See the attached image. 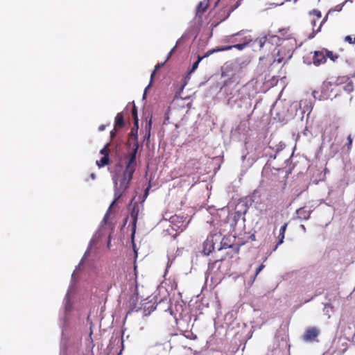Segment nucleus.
<instances>
[{
	"instance_id": "nucleus-5",
	"label": "nucleus",
	"mask_w": 355,
	"mask_h": 355,
	"mask_svg": "<svg viewBox=\"0 0 355 355\" xmlns=\"http://www.w3.org/2000/svg\"><path fill=\"white\" fill-rule=\"evenodd\" d=\"M320 331L315 327L308 328L302 336L303 340L306 342H313L318 336Z\"/></svg>"
},
{
	"instance_id": "nucleus-34",
	"label": "nucleus",
	"mask_w": 355,
	"mask_h": 355,
	"mask_svg": "<svg viewBox=\"0 0 355 355\" xmlns=\"http://www.w3.org/2000/svg\"><path fill=\"white\" fill-rule=\"evenodd\" d=\"M304 209H300L299 210H297V213L298 214L301 215L302 212H304Z\"/></svg>"
},
{
	"instance_id": "nucleus-14",
	"label": "nucleus",
	"mask_w": 355,
	"mask_h": 355,
	"mask_svg": "<svg viewBox=\"0 0 355 355\" xmlns=\"http://www.w3.org/2000/svg\"><path fill=\"white\" fill-rule=\"evenodd\" d=\"M350 77L348 76H338L335 80L334 84L336 85H345L348 80H350Z\"/></svg>"
},
{
	"instance_id": "nucleus-8",
	"label": "nucleus",
	"mask_w": 355,
	"mask_h": 355,
	"mask_svg": "<svg viewBox=\"0 0 355 355\" xmlns=\"http://www.w3.org/2000/svg\"><path fill=\"white\" fill-rule=\"evenodd\" d=\"M217 244L218 245V250H220L222 249H226V248H232L236 254H238L239 252L240 246L238 245L228 244L226 242V239L225 238L221 237L220 241H219V243Z\"/></svg>"
},
{
	"instance_id": "nucleus-18",
	"label": "nucleus",
	"mask_w": 355,
	"mask_h": 355,
	"mask_svg": "<svg viewBox=\"0 0 355 355\" xmlns=\"http://www.w3.org/2000/svg\"><path fill=\"white\" fill-rule=\"evenodd\" d=\"M110 163L109 157L103 156L100 160L96 161V164L99 167H103Z\"/></svg>"
},
{
	"instance_id": "nucleus-10",
	"label": "nucleus",
	"mask_w": 355,
	"mask_h": 355,
	"mask_svg": "<svg viewBox=\"0 0 355 355\" xmlns=\"http://www.w3.org/2000/svg\"><path fill=\"white\" fill-rule=\"evenodd\" d=\"M230 1L231 0H218V3L220 5L226 6L225 8L228 15L239 6V3L241 1V0H238L234 5H227V3Z\"/></svg>"
},
{
	"instance_id": "nucleus-16",
	"label": "nucleus",
	"mask_w": 355,
	"mask_h": 355,
	"mask_svg": "<svg viewBox=\"0 0 355 355\" xmlns=\"http://www.w3.org/2000/svg\"><path fill=\"white\" fill-rule=\"evenodd\" d=\"M204 58L203 56H198V60L193 64L191 69L188 71L187 78H189V76L198 67L200 62Z\"/></svg>"
},
{
	"instance_id": "nucleus-2",
	"label": "nucleus",
	"mask_w": 355,
	"mask_h": 355,
	"mask_svg": "<svg viewBox=\"0 0 355 355\" xmlns=\"http://www.w3.org/2000/svg\"><path fill=\"white\" fill-rule=\"evenodd\" d=\"M221 234H210L203 243L202 253L205 255H209L215 249V245L220 241Z\"/></svg>"
},
{
	"instance_id": "nucleus-36",
	"label": "nucleus",
	"mask_w": 355,
	"mask_h": 355,
	"mask_svg": "<svg viewBox=\"0 0 355 355\" xmlns=\"http://www.w3.org/2000/svg\"><path fill=\"white\" fill-rule=\"evenodd\" d=\"M150 126H151V120H150L148 122V130H150Z\"/></svg>"
},
{
	"instance_id": "nucleus-31",
	"label": "nucleus",
	"mask_w": 355,
	"mask_h": 355,
	"mask_svg": "<svg viewBox=\"0 0 355 355\" xmlns=\"http://www.w3.org/2000/svg\"><path fill=\"white\" fill-rule=\"evenodd\" d=\"M179 43V41L177 42L176 43V45L171 50V51L169 52L168 55V58H169L170 56H171L172 53H173V51H175V49L176 48L177 45Z\"/></svg>"
},
{
	"instance_id": "nucleus-13",
	"label": "nucleus",
	"mask_w": 355,
	"mask_h": 355,
	"mask_svg": "<svg viewBox=\"0 0 355 355\" xmlns=\"http://www.w3.org/2000/svg\"><path fill=\"white\" fill-rule=\"evenodd\" d=\"M124 118L122 112L118 113L115 117L114 126L115 128H121L124 126Z\"/></svg>"
},
{
	"instance_id": "nucleus-19",
	"label": "nucleus",
	"mask_w": 355,
	"mask_h": 355,
	"mask_svg": "<svg viewBox=\"0 0 355 355\" xmlns=\"http://www.w3.org/2000/svg\"><path fill=\"white\" fill-rule=\"evenodd\" d=\"M348 1V0H346L345 1H344L343 3H340V4H338L336 5L334 8H331L329 11H328V14H331L333 12H340L342 10L344 5Z\"/></svg>"
},
{
	"instance_id": "nucleus-40",
	"label": "nucleus",
	"mask_w": 355,
	"mask_h": 355,
	"mask_svg": "<svg viewBox=\"0 0 355 355\" xmlns=\"http://www.w3.org/2000/svg\"><path fill=\"white\" fill-rule=\"evenodd\" d=\"M223 76H227V74H226V71H223Z\"/></svg>"
},
{
	"instance_id": "nucleus-41",
	"label": "nucleus",
	"mask_w": 355,
	"mask_h": 355,
	"mask_svg": "<svg viewBox=\"0 0 355 355\" xmlns=\"http://www.w3.org/2000/svg\"><path fill=\"white\" fill-rule=\"evenodd\" d=\"M280 51H281V49H279L277 50V54H279Z\"/></svg>"
},
{
	"instance_id": "nucleus-32",
	"label": "nucleus",
	"mask_w": 355,
	"mask_h": 355,
	"mask_svg": "<svg viewBox=\"0 0 355 355\" xmlns=\"http://www.w3.org/2000/svg\"><path fill=\"white\" fill-rule=\"evenodd\" d=\"M116 128H114V130H112L111 132H110V137L111 138H114L116 135Z\"/></svg>"
},
{
	"instance_id": "nucleus-27",
	"label": "nucleus",
	"mask_w": 355,
	"mask_h": 355,
	"mask_svg": "<svg viewBox=\"0 0 355 355\" xmlns=\"http://www.w3.org/2000/svg\"><path fill=\"white\" fill-rule=\"evenodd\" d=\"M318 21V20H317V19H313L311 21V24H312V26H313V29H315V26H316V21ZM315 34H316V33H314L313 32V33H312V34L309 36V38H313V37L315 36Z\"/></svg>"
},
{
	"instance_id": "nucleus-43",
	"label": "nucleus",
	"mask_w": 355,
	"mask_h": 355,
	"mask_svg": "<svg viewBox=\"0 0 355 355\" xmlns=\"http://www.w3.org/2000/svg\"><path fill=\"white\" fill-rule=\"evenodd\" d=\"M91 176H92V178H94V174H92Z\"/></svg>"
},
{
	"instance_id": "nucleus-35",
	"label": "nucleus",
	"mask_w": 355,
	"mask_h": 355,
	"mask_svg": "<svg viewBox=\"0 0 355 355\" xmlns=\"http://www.w3.org/2000/svg\"><path fill=\"white\" fill-rule=\"evenodd\" d=\"M282 60H283V58H277V62L280 63L282 61Z\"/></svg>"
},
{
	"instance_id": "nucleus-12",
	"label": "nucleus",
	"mask_w": 355,
	"mask_h": 355,
	"mask_svg": "<svg viewBox=\"0 0 355 355\" xmlns=\"http://www.w3.org/2000/svg\"><path fill=\"white\" fill-rule=\"evenodd\" d=\"M241 41H242L240 44H236L234 45L226 46V47H230V49L235 48L238 50H243L251 41L250 39L247 37H243Z\"/></svg>"
},
{
	"instance_id": "nucleus-26",
	"label": "nucleus",
	"mask_w": 355,
	"mask_h": 355,
	"mask_svg": "<svg viewBox=\"0 0 355 355\" xmlns=\"http://www.w3.org/2000/svg\"><path fill=\"white\" fill-rule=\"evenodd\" d=\"M345 41L348 42L349 44H355V37H352L350 35H347L345 37Z\"/></svg>"
},
{
	"instance_id": "nucleus-11",
	"label": "nucleus",
	"mask_w": 355,
	"mask_h": 355,
	"mask_svg": "<svg viewBox=\"0 0 355 355\" xmlns=\"http://www.w3.org/2000/svg\"><path fill=\"white\" fill-rule=\"evenodd\" d=\"M287 225H288L287 223H284L281 227V228L279 230V236H278L279 241L277 243V244H276L275 248L273 249V250H276V249L277 248L278 245H279L280 244H282L284 242L285 232L286 230Z\"/></svg>"
},
{
	"instance_id": "nucleus-38",
	"label": "nucleus",
	"mask_w": 355,
	"mask_h": 355,
	"mask_svg": "<svg viewBox=\"0 0 355 355\" xmlns=\"http://www.w3.org/2000/svg\"><path fill=\"white\" fill-rule=\"evenodd\" d=\"M350 78H355V71L351 75Z\"/></svg>"
},
{
	"instance_id": "nucleus-20",
	"label": "nucleus",
	"mask_w": 355,
	"mask_h": 355,
	"mask_svg": "<svg viewBox=\"0 0 355 355\" xmlns=\"http://www.w3.org/2000/svg\"><path fill=\"white\" fill-rule=\"evenodd\" d=\"M343 89H345V91H346L348 93H350L352 92L353 90H354V84H353V82L349 80H348L345 85H344V87H343Z\"/></svg>"
},
{
	"instance_id": "nucleus-3",
	"label": "nucleus",
	"mask_w": 355,
	"mask_h": 355,
	"mask_svg": "<svg viewBox=\"0 0 355 355\" xmlns=\"http://www.w3.org/2000/svg\"><path fill=\"white\" fill-rule=\"evenodd\" d=\"M279 40V37L276 35L264 36L257 40L260 50L263 49L265 51H270L273 46V42H277Z\"/></svg>"
},
{
	"instance_id": "nucleus-44",
	"label": "nucleus",
	"mask_w": 355,
	"mask_h": 355,
	"mask_svg": "<svg viewBox=\"0 0 355 355\" xmlns=\"http://www.w3.org/2000/svg\"><path fill=\"white\" fill-rule=\"evenodd\" d=\"M182 226H183V227L182 228V230L184 229L186 227L185 225H182Z\"/></svg>"
},
{
	"instance_id": "nucleus-15",
	"label": "nucleus",
	"mask_w": 355,
	"mask_h": 355,
	"mask_svg": "<svg viewBox=\"0 0 355 355\" xmlns=\"http://www.w3.org/2000/svg\"><path fill=\"white\" fill-rule=\"evenodd\" d=\"M227 50H230V47H226V46L218 47V48H216V49H213L209 50L203 55V57L204 58H207V57L209 56L210 55L213 54L214 53L218 52V51H227Z\"/></svg>"
},
{
	"instance_id": "nucleus-29",
	"label": "nucleus",
	"mask_w": 355,
	"mask_h": 355,
	"mask_svg": "<svg viewBox=\"0 0 355 355\" xmlns=\"http://www.w3.org/2000/svg\"><path fill=\"white\" fill-rule=\"evenodd\" d=\"M164 64H157L155 67V70L153 71V73H151V76H150V79L152 80L153 78V76H155V72L156 71L159 69V67H161Z\"/></svg>"
},
{
	"instance_id": "nucleus-42",
	"label": "nucleus",
	"mask_w": 355,
	"mask_h": 355,
	"mask_svg": "<svg viewBox=\"0 0 355 355\" xmlns=\"http://www.w3.org/2000/svg\"><path fill=\"white\" fill-rule=\"evenodd\" d=\"M150 84L148 85V87L146 88L145 91H146L148 87H150Z\"/></svg>"
},
{
	"instance_id": "nucleus-33",
	"label": "nucleus",
	"mask_w": 355,
	"mask_h": 355,
	"mask_svg": "<svg viewBox=\"0 0 355 355\" xmlns=\"http://www.w3.org/2000/svg\"><path fill=\"white\" fill-rule=\"evenodd\" d=\"M105 127L106 125H101L99 127H98V130L99 131H103L105 129Z\"/></svg>"
},
{
	"instance_id": "nucleus-25",
	"label": "nucleus",
	"mask_w": 355,
	"mask_h": 355,
	"mask_svg": "<svg viewBox=\"0 0 355 355\" xmlns=\"http://www.w3.org/2000/svg\"><path fill=\"white\" fill-rule=\"evenodd\" d=\"M109 144H107L103 149L101 150L100 153L101 154L103 155V156H107V157H109V152H110V150H109Z\"/></svg>"
},
{
	"instance_id": "nucleus-22",
	"label": "nucleus",
	"mask_w": 355,
	"mask_h": 355,
	"mask_svg": "<svg viewBox=\"0 0 355 355\" xmlns=\"http://www.w3.org/2000/svg\"><path fill=\"white\" fill-rule=\"evenodd\" d=\"M309 14L311 15H313L314 17H315V19H317V20H320L321 17H322V14H321V12L318 10H313L312 11H311L309 12Z\"/></svg>"
},
{
	"instance_id": "nucleus-24",
	"label": "nucleus",
	"mask_w": 355,
	"mask_h": 355,
	"mask_svg": "<svg viewBox=\"0 0 355 355\" xmlns=\"http://www.w3.org/2000/svg\"><path fill=\"white\" fill-rule=\"evenodd\" d=\"M130 136L134 137L135 140V144H134V145H133V148H132V150H133V149L135 148V145L136 144H137L139 145V144H138V142H137V132H136V126H135V127H134V128H132V130H131V132H130Z\"/></svg>"
},
{
	"instance_id": "nucleus-1",
	"label": "nucleus",
	"mask_w": 355,
	"mask_h": 355,
	"mask_svg": "<svg viewBox=\"0 0 355 355\" xmlns=\"http://www.w3.org/2000/svg\"><path fill=\"white\" fill-rule=\"evenodd\" d=\"M138 151V144L135 145V148L127 154L125 158L128 159L125 169L121 174H115L112 176L114 183V200L109 207L108 210L116 204L119 199L125 194L130 188L133 174L136 170V157Z\"/></svg>"
},
{
	"instance_id": "nucleus-6",
	"label": "nucleus",
	"mask_w": 355,
	"mask_h": 355,
	"mask_svg": "<svg viewBox=\"0 0 355 355\" xmlns=\"http://www.w3.org/2000/svg\"><path fill=\"white\" fill-rule=\"evenodd\" d=\"M221 261L216 260L211 263H209L208 271L210 275H214L216 277H219L223 275V272L220 271Z\"/></svg>"
},
{
	"instance_id": "nucleus-28",
	"label": "nucleus",
	"mask_w": 355,
	"mask_h": 355,
	"mask_svg": "<svg viewBox=\"0 0 355 355\" xmlns=\"http://www.w3.org/2000/svg\"><path fill=\"white\" fill-rule=\"evenodd\" d=\"M352 145V138L351 135H349L347 137V148H348V150L351 149Z\"/></svg>"
},
{
	"instance_id": "nucleus-17",
	"label": "nucleus",
	"mask_w": 355,
	"mask_h": 355,
	"mask_svg": "<svg viewBox=\"0 0 355 355\" xmlns=\"http://www.w3.org/2000/svg\"><path fill=\"white\" fill-rule=\"evenodd\" d=\"M131 112H132V116L134 119L135 125L136 126V132H137L138 130L139 119H138V116H137V107L135 104L133 105Z\"/></svg>"
},
{
	"instance_id": "nucleus-21",
	"label": "nucleus",
	"mask_w": 355,
	"mask_h": 355,
	"mask_svg": "<svg viewBox=\"0 0 355 355\" xmlns=\"http://www.w3.org/2000/svg\"><path fill=\"white\" fill-rule=\"evenodd\" d=\"M326 58L328 57L329 59H331L332 61L335 62L338 56L334 53L332 51H326Z\"/></svg>"
},
{
	"instance_id": "nucleus-23",
	"label": "nucleus",
	"mask_w": 355,
	"mask_h": 355,
	"mask_svg": "<svg viewBox=\"0 0 355 355\" xmlns=\"http://www.w3.org/2000/svg\"><path fill=\"white\" fill-rule=\"evenodd\" d=\"M329 15V14L327 13L325 15V17H324V19L320 21L318 27L316 29H313V33H318V32L320 31L321 27H322V24L327 20Z\"/></svg>"
},
{
	"instance_id": "nucleus-7",
	"label": "nucleus",
	"mask_w": 355,
	"mask_h": 355,
	"mask_svg": "<svg viewBox=\"0 0 355 355\" xmlns=\"http://www.w3.org/2000/svg\"><path fill=\"white\" fill-rule=\"evenodd\" d=\"M209 6V0H203L200 1L197 8L196 12V18L198 19V21H201L203 15L207 11Z\"/></svg>"
},
{
	"instance_id": "nucleus-9",
	"label": "nucleus",
	"mask_w": 355,
	"mask_h": 355,
	"mask_svg": "<svg viewBox=\"0 0 355 355\" xmlns=\"http://www.w3.org/2000/svg\"><path fill=\"white\" fill-rule=\"evenodd\" d=\"M327 60L326 55L323 51H315L313 58V62L315 65L318 66L321 64H324Z\"/></svg>"
},
{
	"instance_id": "nucleus-39",
	"label": "nucleus",
	"mask_w": 355,
	"mask_h": 355,
	"mask_svg": "<svg viewBox=\"0 0 355 355\" xmlns=\"http://www.w3.org/2000/svg\"><path fill=\"white\" fill-rule=\"evenodd\" d=\"M148 189H147L145 191V195L147 196L148 195Z\"/></svg>"
},
{
	"instance_id": "nucleus-30",
	"label": "nucleus",
	"mask_w": 355,
	"mask_h": 355,
	"mask_svg": "<svg viewBox=\"0 0 355 355\" xmlns=\"http://www.w3.org/2000/svg\"><path fill=\"white\" fill-rule=\"evenodd\" d=\"M264 267L265 266L263 263H261L256 270L255 275L257 276L263 269Z\"/></svg>"
},
{
	"instance_id": "nucleus-4",
	"label": "nucleus",
	"mask_w": 355,
	"mask_h": 355,
	"mask_svg": "<svg viewBox=\"0 0 355 355\" xmlns=\"http://www.w3.org/2000/svg\"><path fill=\"white\" fill-rule=\"evenodd\" d=\"M133 200H134V198L132 200L131 203L130 204V207H131L130 217L131 218V220H132L131 223H132V230H133L132 234H134L135 232L138 216H139V210H140V209H139L140 206H139V203L138 202H132Z\"/></svg>"
},
{
	"instance_id": "nucleus-37",
	"label": "nucleus",
	"mask_w": 355,
	"mask_h": 355,
	"mask_svg": "<svg viewBox=\"0 0 355 355\" xmlns=\"http://www.w3.org/2000/svg\"><path fill=\"white\" fill-rule=\"evenodd\" d=\"M241 35V33H238L236 34H234V35H232V37H234V36H239Z\"/></svg>"
}]
</instances>
